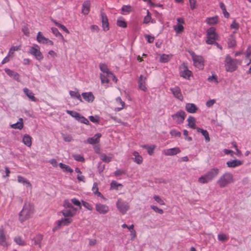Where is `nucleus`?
Instances as JSON below:
<instances>
[{"label":"nucleus","mask_w":251,"mask_h":251,"mask_svg":"<svg viewBox=\"0 0 251 251\" xmlns=\"http://www.w3.org/2000/svg\"><path fill=\"white\" fill-rule=\"evenodd\" d=\"M185 112L181 110L177 111L176 113L173 114L171 117L173 120L177 124H181L183 123L185 117Z\"/></svg>","instance_id":"obj_11"},{"label":"nucleus","mask_w":251,"mask_h":251,"mask_svg":"<svg viewBox=\"0 0 251 251\" xmlns=\"http://www.w3.org/2000/svg\"><path fill=\"white\" fill-rule=\"evenodd\" d=\"M59 167L63 170L64 172L72 173L73 170L71 169L68 165L63 164L62 163H60Z\"/></svg>","instance_id":"obj_43"},{"label":"nucleus","mask_w":251,"mask_h":251,"mask_svg":"<svg viewBox=\"0 0 251 251\" xmlns=\"http://www.w3.org/2000/svg\"><path fill=\"white\" fill-rule=\"evenodd\" d=\"M216 103V100L214 99H210L206 102V106L207 107H212Z\"/></svg>","instance_id":"obj_63"},{"label":"nucleus","mask_w":251,"mask_h":251,"mask_svg":"<svg viewBox=\"0 0 251 251\" xmlns=\"http://www.w3.org/2000/svg\"><path fill=\"white\" fill-rule=\"evenodd\" d=\"M93 193L97 197H100L103 199H105L103 196L99 191L98 185L97 183L95 182L93 184L92 189Z\"/></svg>","instance_id":"obj_31"},{"label":"nucleus","mask_w":251,"mask_h":251,"mask_svg":"<svg viewBox=\"0 0 251 251\" xmlns=\"http://www.w3.org/2000/svg\"><path fill=\"white\" fill-rule=\"evenodd\" d=\"M43 239V236L41 234H37L36 235L32 240L33 242L34 245H39V247H41V242Z\"/></svg>","instance_id":"obj_37"},{"label":"nucleus","mask_w":251,"mask_h":251,"mask_svg":"<svg viewBox=\"0 0 251 251\" xmlns=\"http://www.w3.org/2000/svg\"><path fill=\"white\" fill-rule=\"evenodd\" d=\"M71 201L74 205L78 206L80 209L81 208V202L77 199L73 198L71 200Z\"/></svg>","instance_id":"obj_64"},{"label":"nucleus","mask_w":251,"mask_h":251,"mask_svg":"<svg viewBox=\"0 0 251 251\" xmlns=\"http://www.w3.org/2000/svg\"><path fill=\"white\" fill-rule=\"evenodd\" d=\"M29 52L33 55L37 60L41 61L43 59L44 56L40 51V48L37 44H34L30 48Z\"/></svg>","instance_id":"obj_8"},{"label":"nucleus","mask_w":251,"mask_h":251,"mask_svg":"<svg viewBox=\"0 0 251 251\" xmlns=\"http://www.w3.org/2000/svg\"><path fill=\"white\" fill-rule=\"evenodd\" d=\"M117 25L118 26L123 28H126L127 26L126 23L123 17H120L118 19Z\"/></svg>","instance_id":"obj_40"},{"label":"nucleus","mask_w":251,"mask_h":251,"mask_svg":"<svg viewBox=\"0 0 251 251\" xmlns=\"http://www.w3.org/2000/svg\"><path fill=\"white\" fill-rule=\"evenodd\" d=\"M227 44L229 48H233L235 46L236 42L233 36L231 35L229 37L228 39Z\"/></svg>","instance_id":"obj_42"},{"label":"nucleus","mask_w":251,"mask_h":251,"mask_svg":"<svg viewBox=\"0 0 251 251\" xmlns=\"http://www.w3.org/2000/svg\"><path fill=\"white\" fill-rule=\"evenodd\" d=\"M34 212V205L29 202H25L19 213V220L21 223L32 218Z\"/></svg>","instance_id":"obj_2"},{"label":"nucleus","mask_w":251,"mask_h":251,"mask_svg":"<svg viewBox=\"0 0 251 251\" xmlns=\"http://www.w3.org/2000/svg\"><path fill=\"white\" fill-rule=\"evenodd\" d=\"M154 200L161 205H164L165 204L164 201L158 196L154 195L153 197Z\"/></svg>","instance_id":"obj_52"},{"label":"nucleus","mask_w":251,"mask_h":251,"mask_svg":"<svg viewBox=\"0 0 251 251\" xmlns=\"http://www.w3.org/2000/svg\"><path fill=\"white\" fill-rule=\"evenodd\" d=\"M220 7L222 9L225 17L228 18L229 17V14L227 12L225 4L221 2L220 3Z\"/></svg>","instance_id":"obj_44"},{"label":"nucleus","mask_w":251,"mask_h":251,"mask_svg":"<svg viewBox=\"0 0 251 251\" xmlns=\"http://www.w3.org/2000/svg\"><path fill=\"white\" fill-rule=\"evenodd\" d=\"M90 8V2L89 1H85L82 4V13L84 15H87L89 13Z\"/></svg>","instance_id":"obj_29"},{"label":"nucleus","mask_w":251,"mask_h":251,"mask_svg":"<svg viewBox=\"0 0 251 251\" xmlns=\"http://www.w3.org/2000/svg\"><path fill=\"white\" fill-rule=\"evenodd\" d=\"M89 118L92 122L94 123H98L100 121V117L99 116L96 115L95 116H90Z\"/></svg>","instance_id":"obj_59"},{"label":"nucleus","mask_w":251,"mask_h":251,"mask_svg":"<svg viewBox=\"0 0 251 251\" xmlns=\"http://www.w3.org/2000/svg\"><path fill=\"white\" fill-rule=\"evenodd\" d=\"M4 71L10 77L13 78L17 81L19 80L20 75L17 73L8 68L5 69Z\"/></svg>","instance_id":"obj_22"},{"label":"nucleus","mask_w":251,"mask_h":251,"mask_svg":"<svg viewBox=\"0 0 251 251\" xmlns=\"http://www.w3.org/2000/svg\"><path fill=\"white\" fill-rule=\"evenodd\" d=\"M116 205L119 211L123 215L125 214L129 208L128 204L121 199H118Z\"/></svg>","instance_id":"obj_10"},{"label":"nucleus","mask_w":251,"mask_h":251,"mask_svg":"<svg viewBox=\"0 0 251 251\" xmlns=\"http://www.w3.org/2000/svg\"><path fill=\"white\" fill-rule=\"evenodd\" d=\"M218 240L222 241V242H225L228 240V236L224 233H219L218 235Z\"/></svg>","instance_id":"obj_49"},{"label":"nucleus","mask_w":251,"mask_h":251,"mask_svg":"<svg viewBox=\"0 0 251 251\" xmlns=\"http://www.w3.org/2000/svg\"><path fill=\"white\" fill-rule=\"evenodd\" d=\"M147 15L144 17V20H143V23L144 24H148L151 21V14L150 13L149 10H147Z\"/></svg>","instance_id":"obj_55"},{"label":"nucleus","mask_w":251,"mask_h":251,"mask_svg":"<svg viewBox=\"0 0 251 251\" xmlns=\"http://www.w3.org/2000/svg\"><path fill=\"white\" fill-rule=\"evenodd\" d=\"M100 69L101 71V74H106V75L108 77H112V80L116 83L117 82V78L115 75L109 71L107 65L105 64H101L100 65Z\"/></svg>","instance_id":"obj_14"},{"label":"nucleus","mask_w":251,"mask_h":251,"mask_svg":"<svg viewBox=\"0 0 251 251\" xmlns=\"http://www.w3.org/2000/svg\"><path fill=\"white\" fill-rule=\"evenodd\" d=\"M187 121L188 122V126L191 128L192 129H196L198 128L196 126V119L192 116H189L187 120Z\"/></svg>","instance_id":"obj_26"},{"label":"nucleus","mask_w":251,"mask_h":251,"mask_svg":"<svg viewBox=\"0 0 251 251\" xmlns=\"http://www.w3.org/2000/svg\"><path fill=\"white\" fill-rule=\"evenodd\" d=\"M147 76L141 75L138 80V87L141 90L146 92L148 90L147 86Z\"/></svg>","instance_id":"obj_15"},{"label":"nucleus","mask_w":251,"mask_h":251,"mask_svg":"<svg viewBox=\"0 0 251 251\" xmlns=\"http://www.w3.org/2000/svg\"><path fill=\"white\" fill-rule=\"evenodd\" d=\"M206 22L207 24L209 25H215L218 22V17L215 16V17H213L207 18L206 19Z\"/></svg>","instance_id":"obj_39"},{"label":"nucleus","mask_w":251,"mask_h":251,"mask_svg":"<svg viewBox=\"0 0 251 251\" xmlns=\"http://www.w3.org/2000/svg\"><path fill=\"white\" fill-rule=\"evenodd\" d=\"M174 29L176 33H180L183 31L184 27L181 24H177L174 26Z\"/></svg>","instance_id":"obj_51"},{"label":"nucleus","mask_w":251,"mask_h":251,"mask_svg":"<svg viewBox=\"0 0 251 251\" xmlns=\"http://www.w3.org/2000/svg\"><path fill=\"white\" fill-rule=\"evenodd\" d=\"M96 211L100 214L105 215L109 211V207L108 205L101 203H97L95 204Z\"/></svg>","instance_id":"obj_13"},{"label":"nucleus","mask_w":251,"mask_h":251,"mask_svg":"<svg viewBox=\"0 0 251 251\" xmlns=\"http://www.w3.org/2000/svg\"><path fill=\"white\" fill-rule=\"evenodd\" d=\"M206 43L208 45L215 43V41L219 39V35L216 32L215 28L211 27L209 28L206 32Z\"/></svg>","instance_id":"obj_6"},{"label":"nucleus","mask_w":251,"mask_h":251,"mask_svg":"<svg viewBox=\"0 0 251 251\" xmlns=\"http://www.w3.org/2000/svg\"><path fill=\"white\" fill-rule=\"evenodd\" d=\"M69 94L72 98H75L79 100L80 101H82L81 95L78 92L77 89H75V91H70Z\"/></svg>","instance_id":"obj_34"},{"label":"nucleus","mask_w":251,"mask_h":251,"mask_svg":"<svg viewBox=\"0 0 251 251\" xmlns=\"http://www.w3.org/2000/svg\"><path fill=\"white\" fill-rule=\"evenodd\" d=\"M63 206L65 208L64 209H73V208H75L70 203V202L67 200H66L64 201Z\"/></svg>","instance_id":"obj_56"},{"label":"nucleus","mask_w":251,"mask_h":251,"mask_svg":"<svg viewBox=\"0 0 251 251\" xmlns=\"http://www.w3.org/2000/svg\"><path fill=\"white\" fill-rule=\"evenodd\" d=\"M151 208L154 210L156 213L162 214L163 213V210L162 209L158 208V207L154 205H151Z\"/></svg>","instance_id":"obj_60"},{"label":"nucleus","mask_w":251,"mask_h":251,"mask_svg":"<svg viewBox=\"0 0 251 251\" xmlns=\"http://www.w3.org/2000/svg\"><path fill=\"white\" fill-rule=\"evenodd\" d=\"M220 170L214 167L198 178V181L201 184H206L212 181L219 174Z\"/></svg>","instance_id":"obj_3"},{"label":"nucleus","mask_w":251,"mask_h":251,"mask_svg":"<svg viewBox=\"0 0 251 251\" xmlns=\"http://www.w3.org/2000/svg\"><path fill=\"white\" fill-rule=\"evenodd\" d=\"M14 241L19 246H24L26 245L25 242L21 236H16L14 238Z\"/></svg>","instance_id":"obj_36"},{"label":"nucleus","mask_w":251,"mask_h":251,"mask_svg":"<svg viewBox=\"0 0 251 251\" xmlns=\"http://www.w3.org/2000/svg\"><path fill=\"white\" fill-rule=\"evenodd\" d=\"M131 11V7L129 5H124L122 8L123 14H126Z\"/></svg>","instance_id":"obj_50"},{"label":"nucleus","mask_w":251,"mask_h":251,"mask_svg":"<svg viewBox=\"0 0 251 251\" xmlns=\"http://www.w3.org/2000/svg\"><path fill=\"white\" fill-rule=\"evenodd\" d=\"M48 38L44 37L41 32H38L37 35V41L38 43L43 44H47Z\"/></svg>","instance_id":"obj_32"},{"label":"nucleus","mask_w":251,"mask_h":251,"mask_svg":"<svg viewBox=\"0 0 251 251\" xmlns=\"http://www.w3.org/2000/svg\"><path fill=\"white\" fill-rule=\"evenodd\" d=\"M73 157L75 160H76L77 161L83 162L84 161V157L80 154H73Z\"/></svg>","instance_id":"obj_58"},{"label":"nucleus","mask_w":251,"mask_h":251,"mask_svg":"<svg viewBox=\"0 0 251 251\" xmlns=\"http://www.w3.org/2000/svg\"><path fill=\"white\" fill-rule=\"evenodd\" d=\"M115 103L117 105H120L119 107H117L114 108V111L118 112L123 109L125 107V103L122 100L120 97H118L116 99Z\"/></svg>","instance_id":"obj_23"},{"label":"nucleus","mask_w":251,"mask_h":251,"mask_svg":"<svg viewBox=\"0 0 251 251\" xmlns=\"http://www.w3.org/2000/svg\"><path fill=\"white\" fill-rule=\"evenodd\" d=\"M155 145H152L149 146L148 147V149H147L149 154H150V155H151L153 153V151L155 149Z\"/></svg>","instance_id":"obj_62"},{"label":"nucleus","mask_w":251,"mask_h":251,"mask_svg":"<svg viewBox=\"0 0 251 251\" xmlns=\"http://www.w3.org/2000/svg\"><path fill=\"white\" fill-rule=\"evenodd\" d=\"M22 142L27 147H30L32 145V137L28 134L23 136Z\"/></svg>","instance_id":"obj_28"},{"label":"nucleus","mask_w":251,"mask_h":251,"mask_svg":"<svg viewBox=\"0 0 251 251\" xmlns=\"http://www.w3.org/2000/svg\"><path fill=\"white\" fill-rule=\"evenodd\" d=\"M170 90L176 99L180 101H182L183 100V96L179 87L176 86L174 88H171Z\"/></svg>","instance_id":"obj_16"},{"label":"nucleus","mask_w":251,"mask_h":251,"mask_svg":"<svg viewBox=\"0 0 251 251\" xmlns=\"http://www.w3.org/2000/svg\"><path fill=\"white\" fill-rule=\"evenodd\" d=\"M23 91L27 97V98L30 100L32 101H36L37 99L34 97V94L33 92L27 88H24Z\"/></svg>","instance_id":"obj_25"},{"label":"nucleus","mask_w":251,"mask_h":251,"mask_svg":"<svg viewBox=\"0 0 251 251\" xmlns=\"http://www.w3.org/2000/svg\"><path fill=\"white\" fill-rule=\"evenodd\" d=\"M17 180L19 183H22L26 188H28L30 189L32 188V185L31 183L29 182L28 180H27L24 177L21 176H17Z\"/></svg>","instance_id":"obj_20"},{"label":"nucleus","mask_w":251,"mask_h":251,"mask_svg":"<svg viewBox=\"0 0 251 251\" xmlns=\"http://www.w3.org/2000/svg\"><path fill=\"white\" fill-rule=\"evenodd\" d=\"M82 204L87 210L89 211H92L93 210V206L89 203L85 201H82Z\"/></svg>","instance_id":"obj_57"},{"label":"nucleus","mask_w":251,"mask_h":251,"mask_svg":"<svg viewBox=\"0 0 251 251\" xmlns=\"http://www.w3.org/2000/svg\"><path fill=\"white\" fill-rule=\"evenodd\" d=\"M224 62L225 70L228 72H233L236 71L237 69L238 65L241 63L240 60L233 59L229 55L226 56Z\"/></svg>","instance_id":"obj_5"},{"label":"nucleus","mask_w":251,"mask_h":251,"mask_svg":"<svg viewBox=\"0 0 251 251\" xmlns=\"http://www.w3.org/2000/svg\"><path fill=\"white\" fill-rule=\"evenodd\" d=\"M172 57V54H162L160 57L159 61L161 63H166L171 59Z\"/></svg>","instance_id":"obj_38"},{"label":"nucleus","mask_w":251,"mask_h":251,"mask_svg":"<svg viewBox=\"0 0 251 251\" xmlns=\"http://www.w3.org/2000/svg\"><path fill=\"white\" fill-rule=\"evenodd\" d=\"M181 151L179 148L175 147L173 148L168 149L164 150L162 151V153L166 156H172L176 155Z\"/></svg>","instance_id":"obj_17"},{"label":"nucleus","mask_w":251,"mask_h":251,"mask_svg":"<svg viewBox=\"0 0 251 251\" xmlns=\"http://www.w3.org/2000/svg\"><path fill=\"white\" fill-rule=\"evenodd\" d=\"M77 209H64L61 211L63 216L60 220L57 221V227L67 226L73 222V218L75 216Z\"/></svg>","instance_id":"obj_1"},{"label":"nucleus","mask_w":251,"mask_h":251,"mask_svg":"<svg viewBox=\"0 0 251 251\" xmlns=\"http://www.w3.org/2000/svg\"><path fill=\"white\" fill-rule=\"evenodd\" d=\"M197 130L198 132H200L204 137L205 141L208 142L210 141V137L209 133L206 130L201 128H197Z\"/></svg>","instance_id":"obj_35"},{"label":"nucleus","mask_w":251,"mask_h":251,"mask_svg":"<svg viewBox=\"0 0 251 251\" xmlns=\"http://www.w3.org/2000/svg\"><path fill=\"white\" fill-rule=\"evenodd\" d=\"M52 33L56 37L60 36L63 38L62 34L59 32L58 30L55 27H52L51 28Z\"/></svg>","instance_id":"obj_61"},{"label":"nucleus","mask_w":251,"mask_h":251,"mask_svg":"<svg viewBox=\"0 0 251 251\" xmlns=\"http://www.w3.org/2000/svg\"><path fill=\"white\" fill-rule=\"evenodd\" d=\"M234 182L233 175L231 173L226 172L219 177L216 183L219 187L225 188Z\"/></svg>","instance_id":"obj_4"},{"label":"nucleus","mask_w":251,"mask_h":251,"mask_svg":"<svg viewBox=\"0 0 251 251\" xmlns=\"http://www.w3.org/2000/svg\"><path fill=\"white\" fill-rule=\"evenodd\" d=\"M101 18L102 22V27L104 31L109 30V23L106 15L104 13H101Z\"/></svg>","instance_id":"obj_19"},{"label":"nucleus","mask_w":251,"mask_h":251,"mask_svg":"<svg viewBox=\"0 0 251 251\" xmlns=\"http://www.w3.org/2000/svg\"><path fill=\"white\" fill-rule=\"evenodd\" d=\"M191 55L194 65L200 70H202L204 67V59L201 56L198 55L192 51H189Z\"/></svg>","instance_id":"obj_7"},{"label":"nucleus","mask_w":251,"mask_h":251,"mask_svg":"<svg viewBox=\"0 0 251 251\" xmlns=\"http://www.w3.org/2000/svg\"><path fill=\"white\" fill-rule=\"evenodd\" d=\"M170 133L172 136H174V137H180L181 135V133L180 131H179L175 129H172L170 131Z\"/></svg>","instance_id":"obj_54"},{"label":"nucleus","mask_w":251,"mask_h":251,"mask_svg":"<svg viewBox=\"0 0 251 251\" xmlns=\"http://www.w3.org/2000/svg\"><path fill=\"white\" fill-rule=\"evenodd\" d=\"M132 155L134 156L133 160L137 164H141L143 162V157L140 155L136 151H134L132 153Z\"/></svg>","instance_id":"obj_30"},{"label":"nucleus","mask_w":251,"mask_h":251,"mask_svg":"<svg viewBox=\"0 0 251 251\" xmlns=\"http://www.w3.org/2000/svg\"><path fill=\"white\" fill-rule=\"evenodd\" d=\"M81 96L86 101L89 103L93 102L95 100V97L91 92L82 93Z\"/></svg>","instance_id":"obj_18"},{"label":"nucleus","mask_w":251,"mask_h":251,"mask_svg":"<svg viewBox=\"0 0 251 251\" xmlns=\"http://www.w3.org/2000/svg\"><path fill=\"white\" fill-rule=\"evenodd\" d=\"M226 164L228 167L234 168L241 165L243 161L238 159L231 160L227 161Z\"/></svg>","instance_id":"obj_21"},{"label":"nucleus","mask_w":251,"mask_h":251,"mask_svg":"<svg viewBox=\"0 0 251 251\" xmlns=\"http://www.w3.org/2000/svg\"><path fill=\"white\" fill-rule=\"evenodd\" d=\"M207 80L209 82L213 83L215 84H217L219 82L217 77L215 75H212L211 76H209Z\"/></svg>","instance_id":"obj_48"},{"label":"nucleus","mask_w":251,"mask_h":251,"mask_svg":"<svg viewBox=\"0 0 251 251\" xmlns=\"http://www.w3.org/2000/svg\"><path fill=\"white\" fill-rule=\"evenodd\" d=\"M51 21L58 27L60 28L61 29H62L64 31H65L67 33H69V31L68 29L64 25H62L57 22H56L55 20L53 19H51Z\"/></svg>","instance_id":"obj_45"},{"label":"nucleus","mask_w":251,"mask_h":251,"mask_svg":"<svg viewBox=\"0 0 251 251\" xmlns=\"http://www.w3.org/2000/svg\"><path fill=\"white\" fill-rule=\"evenodd\" d=\"M113 155L107 156L105 154H102L100 156L101 160L104 162H109L112 160Z\"/></svg>","instance_id":"obj_46"},{"label":"nucleus","mask_w":251,"mask_h":251,"mask_svg":"<svg viewBox=\"0 0 251 251\" xmlns=\"http://www.w3.org/2000/svg\"><path fill=\"white\" fill-rule=\"evenodd\" d=\"M10 245L9 236L6 234L3 227L0 228V245L3 247H7Z\"/></svg>","instance_id":"obj_9"},{"label":"nucleus","mask_w":251,"mask_h":251,"mask_svg":"<svg viewBox=\"0 0 251 251\" xmlns=\"http://www.w3.org/2000/svg\"><path fill=\"white\" fill-rule=\"evenodd\" d=\"M77 121H78L79 122H80L81 123H83L85 125H88L89 124V121L86 118H85L83 116H81V115H80V116H79V118H78Z\"/></svg>","instance_id":"obj_53"},{"label":"nucleus","mask_w":251,"mask_h":251,"mask_svg":"<svg viewBox=\"0 0 251 251\" xmlns=\"http://www.w3.org/2000/svg\"><path fill=\"white\" fill-rule=\"evenodd\" d=\"M10 127L13 129H22L23 128V119L20 118L16 123L11 125Z\"/></svg>","instance_id":"obj_33"},{"label":"nucleus","mask_w":251,"mask_h":251,"mask_svg":"<svg viewBox=\"0 0 251 251\" xmlns=\"http://www.w3.org/2000/svg\"><path fill=\"white\" fill-rule=\"evenodd\" d=\"M179 74L181 77L186 79H189L192 73L191 71L188 70L187 66L183 64L179 67Z\"/></svg>","instance_id":"obj_12"},{"label":"nucleus","mask_w":251,"mask_h":251,"mask_svg":"<svg viewBox=\"0 0 251 251\" xmlns=\"http://www.w3.org/2000/svg\"><path fill=\"white\" fill-rule=\"evenodd\" d=\"M66 112L76 120H77L78 118H79L80 115L78 113L72 110H67Z\"/></svg>","instance_id":"obj_47"},{"label":"nucleus","mask_w":251,"mask_h":251,"mask_svg":"<svg viewBox=\"0 0 251 251\" xmlns=\"http://www.w3.org/2000/svg\"><path fill=\"white\" fill-rule=\"evenodd\" d=\"M185 109L189 113H195L198 110L197 106L192 103H187L185 105Z\"/></svg>","instance_id":"obj_24"},{"label":"nucleus","mask_w":251,"mask_h":251,"mask_svg":"<svg viewBox=\"0 0 251 251\" xmlns=\"http://www.w3.org/2000/svg\"><path fill=\"white\" fill-rule=\"evenodd\" d=\"M101 136V134L97 133L93 137L88 138L87 140V143L90 144L98 143L100 141V139Z\"/></svg>","instance_id":"obj_27"},{"label":"nucleus","mask_w":251,"mask_h":251,"mask_svg":"<svg viewBox=\"0 0 251 251\" xmlns=\"http://www.w3.org/2000/svg\"><path fill=\"white\" fill-rule=\"evenodd\" d=\"M110 78H112V77H108L107 75H106V74H100V78L102 84L108 83L109 82Z\"/></svg>","instance_id":"obj_41"}]
</instances>
